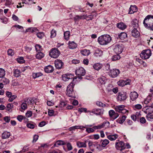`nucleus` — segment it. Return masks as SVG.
I'll return each mask as SVG.
<instances>
[{"label":"nucleus","mask_w":153,"mask_h":153,"mask_svg":"<svg viewBox=\"0 0 153 153\" xmlns=\"http://www.w3.org/2000/svg\"><path fill=\"white\" fill-rule=\"evenodd\" d=\"M143 24L147 28L153 30V16L148 15L146 16L143 21Z\"/></svg>","instance_id":"1"},{"label":"nucleus","mask_w":153,"mask_h":153,"mask_svg":"<svg viewBox=\"0 0 153 153\" xmlns=\"http://www.w3.org/2000/svg\"><path fill=\"white\" fill-rule=\"evenodd\" d=\"M76 77L73 78L72 82L68 85L66 90V94L70 97H73L74 93V88L76 82Z\"/></svg>","instance_id":"2"},{"label":"nucleus","mask_w":153,"mask_h":153,"mask_svg":"<svg viewBox=\"0 0 153 153\" xmlns=\"http://www.w3.org/2000/svg\"><path fill=\"white\" fill-rule=\"evenodd\" d=\"M111 40V37L108 35H104L99 37L98 39V43L101 45H104L107 44Z\"/></svg>","instance_id":"3"},{"label":"nucleus","mask_w":153,"mask_h":153,"mask_svg":"<svg viewBox=\"0 0 153 153\" xmlns=\"http://www.w3.org/2000/svg\"><path fill=\"white\" fill-rule=\"evenodd\" d=\"M151 54V51L150 50H145L142 51L140 54V56L143 59H146L150 57Z\"/></svg>","instance_id":"4"},{"label":"nucleus","mask_w":153,"mask_h":153,"mask_svg":"<svg viewBox=\"0 0 153 153\" xmlns=\"http://www.w3.org/2000/svg\"><path fill=\"white\" fill-rule=\"evenodd\" d=\"M125 107V105H121L114 106V108L117 112L120 113L126 114L128 112V111L126 109Z\"/></svg>","instance_id":"5"},{"label":"nucleus","mask_w":153,"mask_h":153,"mask_svg":"<svg viewBox=\"0 0 153 153\" xmlns=\"http://www.w3.org/2000/svg\"><path fill=\"white\" fill-rule=\"evenodd\" d=\"M114 51L117 54L122 53L123 50V47L122 44H117L113 46Z\"/></svg>","instance_id":"6"},{"label":"nucleus","mask_w":153,"mask_h":153,"mask_svg":"<svg viewBox=\"0 0 153 153\" xmlns=\"http://www.w3.org/2000/svg\"><path fill=\"white\" fill-rule=\"evenodd\" d=\"M60 52L59 50L56 48H53L51 50L49 53V55L51 57L56 58L59 56Z\"/></svg>","instance_id":"7"},{"label":"nucleus","mask_w":153,"mask_h":153,"mask_svg":"<svg viewBox=\"0 0 153 153\" xmlns=\"http://www.w3.org/2000/svg\"><path fill=\"white\" fill-rule=\"evenodd\" d=\"M143 111L146 114H148L153 113V103L150 105H147L143 107Z\"/></svg>","instance_id":"8"},{"label":"nucleus","mask_w":153,"mask_h":153,"mask_svg":"<svg viewBox=\"0 0 153 153\" xmlns=\"http://www.w3.org/2000/svg\"><path fill=\"white\" fill-rule=\"evenodd\" d=\"M76 74L79 79H82V76H84L85 74L84 69L82 67L79 68L76 71Z\"/></svg>","instance_id":"9"},{"label":"nucleus","mask_w":153,"mask_h":153,"mask_svg":"<svg viewBox=\"0 0 153 153\" xmlns=\"http://www.w3.org/2000/svg\"><path fill=\"white\" fill-rule=\"evenodd\" d=\"M115 147L117 150L121 151L125 148L124 143L121 141L116 142L115 143Z\"/></svg>","instance_id":"10"},{"label":"nucleus","mask_w":153,"mask_h":153,"mask_svg":"<svg viewBox=\"0 0 153 153\" xmlns=\"http://www.w3.org/2000/svg\"><path fill=\"white\" fill-rule=\"evenodd\" d=\"M104 110L103 109H100L99 108H94L92 109L91 111H88V112H92L96 115H101L103 114Z\"/></svg>","instance_id":"11"},{"label":"nucleus","mask_w":153,"mask_h":153,"mask_svg":"<svg viewBox=\"0 0 153 153\" xmlns=\"http://www.w3.org/2000/svg\"><path fill=\"white\" fill-rule=\"evenodd\" d=\"M117 98L118 100L120 101L126 100L127 98L126 93L124 92H119Z\"/></svg>","instance_id":"12"},{"label":"nucleus","mask_w":153,"mask_h":153,"mask_svg":"<svg viewBox=\"0 0 153 153\" xmlns=\"http://www.w3.org/2000/svg\"><path fill=\"white\" fill-rule=\"evenodd\" d=\"M55 65L56 68L57 69H59L62 68L64 63L62 60L57 59L55 61Z\"/></svg>","instance_id":"13"},{"label":"nucleus","mask_w":153,"mask_h":153,"mask_svg":"<svg viewBox=\"0 0 153 153\" xmlns=\"http://www.w3.org/2000/svg\"><path fill=\"white\" fill-rule=\"evenodd\" d=\"M120 73V71L118 69H113L110 71V75L111 77L114 78L117 77Z\"/></svg>","instance_id":"14"},{"label":"nucleus","mask_w":153,"mask_h":153,"mask_svg":"<svg viewBox=\"0 0 153 153\" xmlns=\"http://www.w3.org/2000/svg\"><path fill=\"white\" fill-rule=\"evenodd\" d=\"M130 81V80L129 79H127L126 80H121L117 82V84L123 87L126 85L129 84Z\"/></svg>","instance_id":"15"},{"label":"nucleus","mask_w":153,"mask_h":153,"mask_svg":"<svg viewBox=\"0 0 153 153\" xmlns=\"http://www.w3.org/2000/svg\"><path fill=\"white\" fill-rule=\"evenodd\" d=\"M101 146L98 144V142H94L92 145V147L91 148L92 151H94L95 150H100Z\"/></svg>","instance_id":"16"},{"label":"nucleus","mask_w":153,"mask_h":153,"mask_svg":"<svg viewBox=\"0 0 153 153\" xmlns=\"http://www.w3.org/2000/svg\"><path fill=\"white\" fill-rule=\"evenodd\" d=\"M137 11V8L135 5H131L129 9V14H131L135 12H136Z\"/></svg>","instance_id":"17"},{"label":"nucleus","mask_w":153,"mask_h":153,"mask_svg":"<svg viewBox=\"0 0 153 153\" xmlns=\"http://www.w3.org/2000/svg\"><path fill=\"white\" fill-rule=\"evenodd\" d=\"M138 97V94L135 91L131 92L130 95V98L132 101L135 100Z\"/></svg>","instance_id":"18"},{"label":"nucleus","mask_w":153,"mask_h":153,"mask_svg":"<svg viewBox=\"0 0 153 153\" xmlns=\"http://www.w3.org/2000/svg\"><path fill=\"white\" fill-rule=\"evenodd\" d=\"M45 71L47 73H50L53 71L54 69L53 67L51 65H49L45 68Z\"/></svg>","instance_id":"19"},{"label":"nucleus","mask_w":153,"mask_h":153,"mask_svg":"<svg viewBox=\"0 0 153 153\" xmlns=\"http://www.w3.org/2000/svg\"><path fill=\"white\" fill-rule=\"evenodd\" d=\"M87 141H85L84 142H80L79 141H77L76 143L77 146L79 148L86 147Z\"/></svg>","instance_id":"20"},{"label":"nucleus","mask_w":153,"mask_h":153,"mask_svg":"<svg viewBox=\"0 0 153 153\" xmlns=\"http://www.w3.org/2000/svg\"><path fill=\"white\" fill-rule=\"evenodd\" d=\"M80 52L82 55L84 56H88L91 53L90 50L86 49L81 50Z\"/></svg>","instance_id":"21"},{"label":"nucleus","mask_w":153,"mask_h":153,"mask_svg":"<svg viewBox=\"0 0 153 153\" xmlns=\"http://www.w3.org/2000/svg\"><path fill=\"white\" fill-rule=\"evenodd\" d=\"M126 118V116L125 115H123L121 117H120L118 119L116 120L117 122L122 124L125 121Z\"/></svg>","instance_id":"22"},{"label":"nucleus","mask_w":153,"mask_h":153,"mask_svg":"<svg viewBox=\"0 0 153 153\" xmlns=\"http://www.w3.org/2000/svg\"><path fill=\"white\" fill-rule=\"evenodd\" d=\"M117 27L121 30H124L127 27V26L123 22H120L117 24Z\"/></svg>","instance_id":"23"},{"label":"nucleus","mask_w":153,"mask_h":153,"mask_svg":"<svg viewBox=\"0 0 153 153\" xmlns=\"http://www.w3.org/2000/svg\"><path fill=\"white\" fill-rule=\"evenodd\" d=\"M103 54V52L99 49H97L95 50L94 53V55L97 57H100Z\"/></svg>","instance_id":"24"},{"label":"nucleus","mask_w":153,"mask_h":153,"mask_svg":"<svg viewBox=\"0 0 153 153\" xmlns=\"http://www.w3.org/2000/svg\"><path fill=\"white\" fill-rule=\"evenodd\" d=\"M131 33L132 36L135 37L137 38L140 36V33L137 30V29H134L132 31Z\"/></svg>","instance_id":"25"},{"label":"nucleus","mask_w":153,"mask_h":153,"mask_svg":"<svg viewBox=\"0 0 153 153\" xmlns=\"http://www.w3.org/2000/svg\"><path fill=\"white\" fill-rule=\"evenodd\" d=\"M10 136V132L5 131L2 133L1 137L2 139H7L9 138Z\"/></svg>","instance_id":"26"},{"label":"nucleus","mask_w":153,"mask_h":153,"mask_svg":"<svg viewBox=\"0 0 153 153\" xmlns=\"http://www.w3.org/2000/svg\"><path fill=\"white\" fill-rule=\"evenodd\" d=\"M68 44V47L70 49H73L77 47L76 44L74 41H69Z\"/></svg>","instance_id":"27"},{"label":"nucleus","mask_w":153,"mask_h":153,"mask_svg":"<svg viewBox=\"0 0 153 153\" xmlns=\"http://www.w3.org/2000/svg\"><path fill=\"white\" fill-rule=\"evenodd\" d=\"M132 26L134 29H137L138 27V21L136 19H134L131 22Z\"/></svg>","instance_id":"28"},{"label":"nucleus","mask_w":153,"mask_h":153,"mask_svg":"<svg viewBox=\"0 0 153 153\" xmlns=\"http://www.w3.org/2000/svg\"><path fill=\"white\" fill-rule=\"evenodd\" d=\"M118 137L117 134L109 135L107 136L108 138L111 141L114 140L116 139Z\"/></svg>","instance_id":"29"},{"label":"nucleus","mask_w":153,"mask_h":153,"mask_svg":"<svg viewBox=\"0 0 153 153\" xmlns=\"http://www.w3.org/2000/svg\"><path fill=\"white\" fill-rule=\"evenodd\" d=\"M102 65L100 63L95 64L93 66L94 69L97 70H99L102 68Z\"/></svg>","instance_id":"30"},{"label":"nucleus","mask_w":153,"mask_h":153,"mask_svg":"<svg viewBox=\"0 0 153 153\" xmlns=\"http://www.w3.org/2000/svg\"><path fill=\"white\" fill-rule=\"evenodd\" d=\"M127 37V34L124 32L121 33L118 35V37L121 40H123Z\"/></svg>","instance_id":"31"},{"label":"nucleus","mask_w":153,"mask_h":153,"mask_svg":"<svg viewBox=\"0 0 153 153\" xmlns=\"http://www.w3.org/2000/svg\"><path fill=\"white\" fill-rule=\"evenodd\" d=\"M44 56V54L42 52H38L36 55V58L38 59H40Z\"/></svg>","instance_id":"32"},{"label":"nucleus","mask_w":153,"mask_h":153,"mask_svg":"<svg viewBox=\"0 0 153 153\" xmlns=\"http://www.w3.org/2000/svg\"><path fill=\"white\" fill-rule=\"evenodd\" d=\"M110 123L109 122L106 121L104 122L102 124H101L102 128H108L109 126Z\"/></svg>","instance_id":"33"},{"label":"nucleus","mask_w":153,"mask_h":153,"mask_svg":"<svg viewBox=\"0 0 153 153\" xmlns=\"http://www.w3.org/2000/svg\"><path fill=\"white\" fill-rule=\"evenodd\" d=\"M146 117L148 120L150 121H153V114L150 113L147 114Z\"/></svg>","instance_id":"34"},{"label":"nucleus","mask_w":153,"mask_h":153,"mask_svg":"<svg viewBox=\"0 0 153 153\" xmlns=\"http://www.w3.org/2000/svg\"><path fill=\"white\" fill-rule=\"evenodd\" d=\"M42 74L40 72L34 73L32 74V76L34 79L38 78L42 76Z\"/></svg>","instance_id":"35"},{"label":"nucleus","mask_w":153,"mask_h":153,"mask_svg":"<svg viewBox=\"0 0 153 153\" xmlns=\"http://www.w3.org/2000/svg\"><path fill=\"white\" fill-rule=\"evenodd\" d=\"M65 144V143L63 141L59 140L55 143L54 145V146H58L59 145H64Z\"/></svg>","instance_id":"36"},{"label":"nucleus","mask_w":153,"mask_h":153,"mask_svg":"<svg viewBox=\"0 0 153 153\" xmlns=\"http://www.w3.org/2000/svg\"><path fill=\"white\" fill-rule=\"evenodd\" d=\"M13 73L15 77H18L20 76L21 72L19 70L16 69L15 70Z\"/></svg>","instance_id":"37"},{"label":"nucleus","mask_w":153,"mask_h":153,"mask_svg":"<svg viewBox=\"0 0 153 153\" xmlns=\"http://www.w3.org/2000/svg\"><path fill=\"white\" fill-rule=\"evenodd\" d=\"M64 35L65 39L66 40H68L70 35V32L69 31H66L64 33Z\"/></svg>","instance_id":"38"},{"label":"nucleus","mask_w":153,"mask_h":153,"mask_svg":"<svg viewBox=\"0 0 153 153\" xmlns=\"http://www.w3.org/2000/svg\"><path fill=\"white\" fill-rule=\"evenodd\" d=\"M120 58V56L119 55V54H117V55L113 56L112 57L111 59L113 61H115L119 59Z\"/></svg>","instance_id":"39"},{"label":"nucleus","mask_w":153,"mask_h":153,"mask_svg":"<svg viewBox=\"0 0 153 153\" xmlns=\"http://www.w3.org/2000/svg\"><path fill=\"white\" fill-rule=\"evenodd\" d=\"M5 74V71L2 68H0V78L3 77Z\"/></svg>","instance_id":"40"},{"label":"nucleus","mask_w":153,"mask_h":153,"mask_svg":"<svg viewBox=\"0 0 153 153\" xmlns=\"http://www.w3.org/2000/svg\"><path fill=\"white\" fill-rule=\"evenodd\" d=\"M96 104L97 106L100 107H104L106 106L105 104L100 101H97Z\"/></svg>","instance_id":"41"},{"label":"nucleus","mask_w":153,"mask_h":153,"mask_svg":"<svg viewBox=\"0 0 153 153\" xmlns=\"http://www.w3.org/2000/svg\"><path fill=\"white\" fill-rule=\"evenodd\" d=\"M109 142L108 140L107 139H105L102 141V145L103 147H105L109 143Z\"/></svg>","instance_id":"42"},{"label":"nucleus","mask_w":153,"mask_h":153,"mask_svg":"<svg viewBox=\"0 0 153 153\" xmlns=\"http://www.w3.org/2000/svg\"><path fill=\"white\" fill-rule=\"evenodd\" d=\"M72 78H73L72 75L71 74L68 75H65V76L63 77V79L66 81Z\"/></svg>","instance_id":"43"},{"label":"nucleus","mask_w":153,"mask_h":153,"mask_svg":"<svg viewBox=\"0 0 153 153\" xmlns=\"http://www.w3.org/2000/svg\"><path fill=\"white\" fill-rule=\"evenodd\" d=\"M36 30V28L30 27L26 30V32H31L32 33H33Z\"/></svg>","instance_id":"44"},{"label":"nucleus","mask_w":153,"mask_h":153,"mask_svg":"<svg viewBox=\"0 0 153 153\" xmlns=\"http://www.w3.org/2000/svg\"><path fill=\"white\" fill-rule=\"evenodd\" d=\"M17 60L18 62L19 63H22L25 62V60L23 59V58L22 57L18 58Z\"/></svg>","instance_id":"45"},{"label":"nucleus","mask_w":153,"mask_h":153,"mask_svg":"<svg viewBox=\"0 0 153 153\" xmlns=\"http://www.w3.org/2000/svg\"><path fill=\"white\" fill-rule=\"evenodd\" d=\"M35 49L37 51H41L42 50V46L36 44L35 46Z\"/></svg>","instance_id":"46"},{"label":"nucleus","mask_w":153,"mask_h":153,"mask_svg":"<svg viewBox=\"0 0 153 153\" xmlns=\"http://www.w3.org/2000/svg\"><path fill=\"white\" fill-rule=\"evenodd\" d=\"M106 79L105 77H102L99 79V81L102 84H105V80Z\"/></svg>","instance_id":"47"},{"label":"nucleus","mask_w":153,"mask_h":153,"mask_svg":"<svg viewBox=\"0 0 153 153\" xmlns=\"http://www.w3.org/2000/svg\"><path fill=\"white\" fill-rule=\"evenodd\" d=\"M7 54L9 56H12L14 54V52L12 49H9L7 51Z\"/></svg>","instance_id":"48"},{"label":"nucleus","mask_w":153,"mask_h":153,"mask_svg":"<svg viewBox=\"0 0 153 153\" xmlns=\"http://www.w3.org/2000/svg\"><path fill=\"white\" fill-rule=\"evenodd\" d=\"M56 35V32L54 30H52L51 32V38H54Z\"/></svg>","instance_id":"49"},{"label":"nucleus","mask_w":153,"mask_h":153,"mask_svg":"<svg viewBox=\"0 0 153 153\" xmlns=\"http://www.w3.org/2000/svg\"><path fill=\"white\" fill-rule=\"evenodd\" d=\"M17 97V96L16 95H14L13 96H11L8 100V101L10 102H12L15 99V98Z\"/></svg>","instance_id":"50"},{"label":"nucleus","mask_w":153,"mask_h":153,"mask_svg":"<svg viewBox=\"0 0 153 153\" xmlns=\"http://www.w3.org/2000/svg\"><path fill=\"white\" fill-rule=\"evenodd\" d=\"M2 81L4 85L7 84L9 82V81L8 79L6 78H3L2 79Z\"/></svg>","instance_id":"51"},{"label":"nucleus","mask_w":153,"mask_h":153,"mask_svg":"<svg viewBox=\"0 0 153 153\" xmlns=\"http://www.w3.org/2000/svg\"><path fill=\"white\" fill-rule=\"evenodd\" d=\"M21 108L23 109H26L27 108V105L26 103H23L21 105Z\"/></svg>","instance_id":"52"},{"label":"nucleus","mask_w":153,"mask_h":153,"mask_svg":"<svg viewBox=\"0 0 153 153\" xmlns=\"http://www.w3.org/2000/svg\"><path fill=\"white\" fill-rule=\"evenodd\" d=\"M27 126L28 128L31 129L34 128L35 127L34 125L30 123H27Z\"/></svg>","instance_id":"53"},{"label":"nucleus","mask_w":153,"mask_h":153,"mask_svg":"<svg viewBox=\"0 0 153 153\" xmlns=\"http://www.w3.org/2000/svg\"><path fill=\"white\" fill-rule=\"evenodd\" d=\"M36 35L40 39H42L44 35L43 33L42 32L37 33Z\"/></svg>","instance_id":"54"},{"label":"nucleus","mask_w":153,"mask_h":153,"mask_svg":"<svg viewBox=\"0 0 153 153\" xmlns=\"http://www.w3.org/2000/svg\"><path fill=\"white\" fill-rule=\"evenodd\" d=\"M54 111L53 110L48 109V114L50 116H52L53 115Z\"/></svg>","instance_id":"55"},{"label":"nucleus","mask_w":153,"mask_h":153,"mask_svg":"<svg viewBox=\"0 0 153 153\" xmlns=\"http://www.w3.org/2000/svg\"><path fill=\"white\" fill-rule=\"evenodd\" d=\"M140 121L141 123L142 124L145 123L146 122V120L144 117H141L140 119Z\"/></svg>","instance_id":"56"},{"label":"nucleus","mask_w":153,"mask_h":153,"mask_svg":"<svg viewBox=\"0 0 153 153\" xmlns=\"http://www.w3.org/2000/svg\"><path fill=\"white\" fill-rule=\"evenodd\" d=\"M115 111L113 110H110L109 111V114L110 117H112L115 114Z\"/></svg>","instance_id":"57"},{"label":"nucleus","mask_w":153,"mask_h":153,"mask_svg":"<svg viewBox=\"0 0 153 153\" xmlns=\"http://www.w3.org/2000/svg\"><path fill=\"white\" fill-rule=\"evenodd\" d=\"M13 105L10 103L8 104L7 106V110L9 111L13 107Z\"/></svg>","instance_id":"58"},{"label":"nucleus","mask_w":153,"mask_h":153,"mask_svg":"<svg viewBox=\"0 0 153 153\" xmlns=\"http://www.w3.org/2000/svg\"><path fill=\"white\" fill-rule=\"evenodd\" d=\"M32 113L30 111H28L26 113V116L27 117H30L32 115Z\"/></svg>","instance_id":"59"},{"label":"nucleus","mask_w":153,"mask_h":153,"mask_svg":"<svg viewBox=\"0 0 153 153\" xmlns=\"http://www.w3.org/2000/svg\"><path fill=\"white\" fill-rule=\"evenodd\" d=\"M67 146L68 150L70 151L72 149V147L70 143H68L67 144Z\"/></svg>","instance_id":"60"},{"label":"nucleus","mask_w":153,"mask_h":153,"mask_svg":"<svg viewBox=\"0 0 153 153\" xmlns=\"http://www.w3.org/2000/svg\"><path fill=\"white\" fill-rule=\"evenodd\" d=\"M25 117L21 115H18L17 117L18 120L20 122H21Z\"/></svg>","instance_id":"61"},{"label":"nucleus","mask_w":153,"mask_h":153,"mask_svg":"<svg viewBox=\"0 0 153 153\" xmlns=\"http://www.w3.org/2000/svg\"><path fill=\"white\" fill-rule=\"evenodd\" d=\"M86 131L88 133L93 132L94 131V129L92 128H86Z\"/></svg>","instance_id":"62"},{"label":"nucleus","mask_w":153,"mask_h":153,"mask_svg":"<svg viewBox=\"0 0 153 153\" xmlns=\"http://www.w3.org/2000/svg\"><path fill=\"white\" fill-rule=\"evenodd\" d=\"M93 128L95 129H97L102 128L101 124L97 126H94Z\"/></svg>","instance_id":"63"},{"label":"nucleus","mask_w":153,"mask_h":153,"mask_svg":"<svg viewBox=\"0 0 153 153\" xmlns=\"http://www.w3.org/2000/svg\"><path fill=\"white\" fill-rule=\"evenodd\" d=\"M86 110L87 109L86 108H79L78 111L81 112L83 111L86 112Z\"/></svg>","instance_id":"64"}]
</instances>
